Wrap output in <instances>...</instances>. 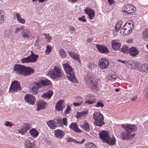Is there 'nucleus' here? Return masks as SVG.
Wrapping results in <instances>:
<instances>
[{"label":"nucleus","mask_w":148,"mask_h":148,"mask_svg":"<svg viewBox=\"0 0 148 148\" xmlns=\"http://www.w3.org/2000/svg\"><path fill=\"white\" fill-rule=\"evenodd\" d=\"M122 127L124 129L125 131L122 132L121 134V138L123 140L127 139L130 137H133L135 134H131L132 132H134L136 130L137 127L135 125H123Z\"/></svg>","instance_id":"f257e3e1"},{"label":"nucleus","mask_w":148,"mask_h":148,"mask_svg":"<svg viewBox=\"0 0 148 148\" xmlns=\"http://www.w3.org/2000/svg\"><path fill=\"white\" fill-rule=\"evenodd\" d=\"M14 71L18 74H21L26 76L31 75L34 71V69L29 67H26L20 64H16L14 68Z\"/></svg>","instance_id":"f03ea898"},{"label":"nucleus","mask_w":148,"mask_h":148,"mask_svg":"<svg viewBox=\"0 0 148 148\" xmlns=\"http://www.w3.org/2000/svg\"><path fill=\"white\" fill-rule=\"evenodd\" d=\"M63 66L69 79L73 82H76L77 81L75 78L74 73L73 71L72 68L68 62L63 64Z\"/></svg>","instance_id":"7ed1b4c3"},{"label":"nucleus","mask_w":148,"mask_h":148,"mask_svg":"<svg viewBox=\"0 0 148 148\" xmlns=\"http://www.w3.org/2000/svg\"><path fill=\"white\" fill-rule=\"evenodd\" d=\"M48 74L54 79H56L62 77L63 75L62 71L57 66H54L53 68L50 70Z\"/></svg>","instance_id":"20e7f679"},{"label":"nucleus","mask_w":148,"mask_h":148,"mask_svg":"<svg viewBox=\"0 0 148 148\" xmlns=\"http://www.w3.org/2000/svg\"><path fill=\"white\" fill-rule=\"evenodd\" d=\"M93 118L95 121V125L99 127L102 126L105 124L103 121V115L99 112H95L93 115Z\"/></svg>","instance_id":"39448f33"},{"label":"nucleus","mask_w":148,"mask_h":148,"mask_svg":"<svg viewBox=\"0 0 148 148\" xmlns=\"http://www.w3.org/2000/svg\"><path fill=\"white\" fill-rule=\"evenodd\" d=\"M133 28V25L130 21H127L120 30L121 34H124L125 35L129 34L132 32V29Z\"/></svg>","instance_id":"423d86ee"},{"label":"nucleus","mask_w":148,"mask_h":148,"mask_svg":"<svg viewBox=\"0 0 148 148\" xmlns=\"http://www.w3.org/2000/svg\"><path fill=\"white\" fill-rule=\"evenodd\" d=\"M31 54L29 56L23 58L21 60L23 63L34 62H35L38 57V56L34 54L32 51L31 52Z\"/></svg>","instance_id":"0eeeda50"},{"label":"nucleus","mask_w":148,"mask_h":148,"mask_svg":"<svg viewBox=\"0 0 148 148\" xmlns=\"http://www.w3.org/2000/svg\"><path fill=\"white\" fill-rule=\"evenodd\" d=\"M123 8L124 9L123 11V14L125 15L132 14L134 13L136 10L135 8L132 5H124Z\"/></svg>","instance_id":"6e6552de"},{"label":"nucleus","mask_w":148,"mask_h":148,"mask_svg":"<svg viewBox=\"0 0 148 148\" xmlns=\"http://www.w3.org/2000/svg\"><path fill=\"white\" fill-rule=\"evenodd\" d=\"M98 65L100 69H105L108 67L109 62L107 59L101 58L99 59V60Z\"/></svg>","instance_id":"1a4fd4ad"},{"label":"nucleus","mask_w":148,"mask_h":148,"mask_svg":"<svg viewBox=\"0 0 148 148\" xmlns=\"http://www.w3.org/2000/svg\"><path fill=\"white\" fill-rule=\"evenodd\" d=\"M9 89L10 91L14 92H18L21 90V87L20 83L17 81H14L12 83Z\"/></svg>","instance_id":"9d476101"},{"label":"nucleus","mask_w":148,"mask_h":148,"mask_svg":"<svg viewBox=\"0 0 148 148\" xmlns=\"http://www.w3.org/2000/svg\"><path fill=\"white\" fill-rule=\"evenodd\" d=\"M37 83L36 84L39 87L41 88L44 86H48L49 88L51 87V82L48 79H44L40 80L39 82H37Z\"/></svg>","instance_id":"9b49d317"},{"label":"nucleus","mask_w":148,"mask_h":148,"mask_svg":"<svg viewBox=\"0 0 148 148\" xmlns=\"http://www.w3.org/2000/svg\"><path fill=\"white\" fill-rule=\"evenodd\" d=\"M25 101L31 105L34 104L36 100L33 95L29 94H26L24 97Z\"/></svg>","instance_id":"f8f14e48"},{"label":"nucleus","mask_w":148,"mask_h":148,"mask_svg":"<svg viewBox=\"0 0 148 148\" xmlns=\"http://www.w3.org/2000/svg\"><path fill=\"white\" fill-rule=\"evenodd\" d=\"M85 14L88 16V18L92 20L95 16V13L94 10L90 8H86L84 10Z\"/></svg>","instance_id":"ddd939ff"},{"label":"nucleus","mask_w":148,"mask_h":148,"mask_svg":"<svg viewBox=\"0 0 148 148\" xmlns=\"http://www.w3.org/2000/svg\"><path fill=\"white\" fill-rule=\"evenodd\" d=\"M109 132L108 131H100L99 133V135L100 139L103 142H105L107 139L108 138Z\"/></svg>","instance_id":"4468645a"},{"label":"nucleus","mask_w":148,"mask_h":148,"mask_svg":"<svg viewBox=\"0 0 148 148\" xmlns=\"http://www.w3.org/2000/svg\"><path fill=\"white\" fill-rule=\"evenodd\" d=\"M25 148H35V145L33 139L29 138L25 141Z\"/></svg>","instance_id":"2eb2a0df"},{"label":"nucleus","mask_w":148,"mask_h":148,"mask_svg":"<svg viewBox=\"0 0 148 148\" xmlns=\"http://www.w3.org/2000/svg\"><path fill=\"white\" fill-rule=\"evenodd\" d=\"M96 47L99 51L102 53L106 54L110 52L108 49L105 46L97 44Z\"/></svg>","instance_id":"dca6fc26"},{"label":"nucleus","mask_w":148,"mask_h":148,"mask_svg":"<svg viewBox=\"0 0 148 148\" xmlns=\"http://www.w3.org/2000/svg\"><path fill=\"white\" fill-rule=\"evenodd\" d=\"M112 49L115 51H117L120 48L121 44L119 40H114L112 42Z\"/></svg>","instance_id":"f3484780"},{"label":"nucleus","mask_w":148,"mask_h":148,"mask_svg":"<svg viewBox=\"0 0 148 148\" xmlns=\"http://www.w3.org/2000/svg\"><path fill=\"white\" fill-rule=\"evenodd\" d=\"M30 128V126L29 124H26L23 127L18 130V131L19 133L22 135H24L26 133L28 130H29Z\"/></svg>","instance_id":"a211bd4d"},{"label":"nucleus","mask_w":148,"mask_h":148,"mask_svg":"<svg viewBox=\"0 0 148 148\" xmlns=\"http://www.w3.org/2000/svg\"><path fill=\"white\" fill-rule=\"evenodd\" d=\"M37 82H34L33 84V86L32 88H30L29 90L31 93L34 95H36L37 93V91L38 88H40L38 86L36 85Z\"/></svg>","instance_id":"6ab92c4d"},{"label":"nucleus","mask_w":148,"mask_h":148,"mask_svg":"<svg viewBox=\"0 0 148 148\" xmlns=\"http://www.w3.org/2000/svg\"><path fill=\"white\" fill-rule=\"evenodd\" d=\"M139 51L138 48L134 47H132L130 49L129 53L132 56H135L137 55Z\"/></svg>","instance_id":"aec40b11"},{"label":"nucleus","mask_w":148,"mask_h":148,"mask_svg":"<svg viewBox=\"0 0 148 148\" xmlns=\"http://www.w3.org/2000/svg\"><path fill=\"white\" fill-rule=\"evenodd\" d=\"M55 136L58 138L61 139L64 136L63 131L59 129H57L54 131Z\"/></svg>","instance_id":"412c9836"},{"label":"nucleus","mask_w":148,"mask_h":148,"mask_svg":"<svg viewBox=\"0 0 148 148\" xmlns=\"http://www.w3.org/2000/svg\"><path fill=\"white\" fill-rule=\"evenodd\" d=\"M69 127L76 132L80 133L82 132L81 130L78 127L77 124L75 123H71Z\"/></svg>","instance_id":"4be33fe9"},{"label":"nucleus","mask_w":148,"mask_h":148,"mask_svg":"<svg viewBox=\"0 0 148 148\" xmlns=\"http://www.w3.org/2000/svg\"><path fill=\"white\" fill-rule=\"evenodd\" d=\"M116 141V139L114 137L112 136L111 137L110 136H108V138L106 140L105 143L110 145H114Z\"/></svg>","instance_id":"5701e85b"},{"label":"nucleus","mask_w":148,"mask_h":148,"mask_svg":"<svg viewBox=\"0 0 148 148\" xmlns=\"http://www.w3.org/2000/svg\"><path fill=\"white\" fill-rule=\"evenodd\" d=\"M46 103L42 100H40L37 104L38 108L37 110L39 111L41 109H44L45 108V105H46Z\"/></svg>","instance_id":"b1692460"},{"label":"nucleus","mask_w":148,"mask_h":148,"mask_svg":"<svg viewBox=\"0 0 148 148\" xmlns=\"http://www.w3.org/2000/svg\"><path fill=\"white\" fill-rule=\"evenodd\" d=\"M55 121L53 120H50L47 122L48 126L51 129H55L57 126L55 124Z\"/></svg>","instance_id":"393cba45"},{"label":"nucleus","mask_w":148,"mask_h":148,"mask_svg":"<svg viewBox=\"0 0 148 148\" xmlns=\"http://www.w3.org/2000/svg\"><path fill=\"white\" fill-rule=\"evenodd\" d=\"M62 101L61 100L59 101L56 105V108L57 110L60 111L62 110L63 106L62 104Z\"/></svg>","instance_id":"a878e982"},{"label":"nucleus","mask_w":148,"mask_h":148,"mask_svg":"<svg viewBox=\"0 0 148 148\" xmlns=\"http://www.w3.org/2000/svg\"><path fill=\"white\" fill-rule=\"evenodd\" d=\"M89 84V86L93 89L97 90L98 89L97 83V82L92 81Z\"/></svg>","instance_id":"bb28decb"},{"label":"nucleus","mask_w":148,"mask_h":148,"mask_svg":"<svg viewBox=\"0 0 148 148\" xmlns=\"http://www.w3.org/2000/svg\"><path fill=\"white\" fill-rule=\"evenodd\" d=\"M80 127L86 131L88 132L90 130L89 125L87 122H83Z\"/></svg>","instance_id":"cd10ccee"},{"label":"nucleus","mask_w":148,"mask_h":148,"mask_svg":"<svg viewBox=\"0 0 148 148\" xmlns=\"http://www.w3.org/2000/svg\"><path fill=\"white\" fill-rule=\"evenodd\" d=\"M31 136L33 137L36 138L38 135V132L34 128H32L29 131Z\"/></svg>","instance_id":"c85d7f7f"},{"label":"nucleus","mask_w":148,"mask_h":148,"mask_svg":"<svg viewBox=\"0 0 148 148\" xmlns=\"http://www.w3.org/2000/svg\"><path fill=\"white\" fill-rule=\"evenodd\" d=\"M22 34L23 37H30V33L29 29H24L22 32Z\"/></svg>","instance_id":"c756f323"},{"label":"nucleus","mask_w":148,"mask_h":148,"mask_svg":"<svg viewBox=\"0 0 148 148\" xmlns=\"http://www.w3.org/2000/svg\"><path fill=\"white\" fill-rule=\"evenodd\" d=\"M122 24V22L121 20H119L116 23L114 28V31H118L120 29Z\"/></svg>","instance_id":"7c9ffc66"},{"label":"nucleus","mask_w":148,"mask_h":148,"mask_svg":"<svg viewBox=\"0 0 148 148\" xmlns=\"http://www.w3.org/2000/svg\"><path fill=\"white\" fill-rule=\"evenodd\" d=\"M130 48L128 46L126 45L123 46L122 47L121 49L119 50V51H122V52L125 53H129Z\"/></svg>","instance_id":"2f4dec72"},{"label":"nucleus","mask_w":148,"mask_h":148,"mask_svg":"<svg viewBox=\"0 0 148 148\" xmlns=\"http://www.w3.org/2000/svg\"><path fill=\"white\" fill-rule=\"evenodd\" d=\"M77 100V101H78V102L77 103L73 102V105L75 106H77L80 105L82 104L83 102V99L81 97H78Z\"/></svg>","instance_id":"473e14b6"},{"label":"nucleus","mask_w":148,"mask_h":148,"mask_svg":"<svg viewBox=\"0 0 148 148\" xmlns=\"http://www.w3.org/2000/svg\"><path fill=\"white\" fill-rule=\"evenodd\" d=\"M147 67H148V64L142 65L140 67L139 70L141 72L146 73Z\"/></svg>","instance_id":"72a5a7b5"},{"label":"nucleus","mask_w":148,"mask_h":148,"mask_svg":"<svg viewBox=\"0 0 148 148\" xmlns=\"http://www.w3.org/2000/svg\"><path fill=\"white\" fill-rule=\"evenodd\" d=\"M118 77V76L113 73H111L109 75L108 77V79L112 81H114Z\"/></svg>","instance_id":"f704fd0d"},{"label":"nucleus","mask_w":148,"mask_h":148,"mask_svg":"<svg viewBox=\"0 0 148 148\" xmlns=\"http://www.w3.org/2000/svg\"><path fill=\"white\" fill-rule=\"evenodd\" d=\"M85 79L86 80V82L88 83H90L91 82H92L93 81V78L92 75L90 74H87L85 76Z\"/></svg>","instance_id":"c9c22d12"},{"label":"nucleus","mask_w":148,"mask_h":148,"mask_svg":"<svg viewBox=\"0 0 148 148\" xmlns=\"http://www.w3.org/2000/svg\"><path fill=\"white\" fill-rule=\"evenodd\" d=\"M85 148H96V146L92 142L88 143L86 145Z\"/></svg>","instance_id":"e433bc0d"},{"label":"nucleus","mask_w":148,"mask_h":148,"mask_svg":"<svg viewBox=\"0 0 148 148\" xmlns=\"http://www.w3.org/2000/svg\"><path fill=\"white\" fill-rule=\"evenodd\" d=\"M33 25L35 27V29L38 31H39L40 28V25L36 21H33L32 22Z\"/></svg>","instance_id":"4c0bfd02"},{"label":"nucleus","mask_w":148,"mask_h":148,"mask_svg":"<svg viewBox=\"0 0 148 148\" xmlns=\"http://www.w3.org/2000/svg\"><path fill=\"white\" fill-rule=\"evenodd\" d=\"M55 124L58 126H61L62 125V120L60 119H55Z\"/></svg>","instance_id":"58836bf2"},{"label":"nucleus","mask_w":148,"mask_h":148,"mask_svg":"<svg viewBox=\"0 0 148 148\" xmlns=\"http://www.w3.org/2000/svg\"><path fill=\"white\" fill-rule=\"evenodd\" d=\"M60 56L62 58L65 57L66 55V53L65 51L62 49H61L59 51Z\"/></svg>","instance_id":"ea45409f"},{"label":"nucleus","mask_w":148,"mask_h":148,"mask_svg":"<svg viewBox=\"0 0 148 148\" xmlns=\"http://www.w3.org/2000/svg\"><path fill=\"white\" fill-rule=\"evenodd\" d=\"M87 113L85 111H82L80 112H77V114L76 116V117L77 119H78L81 116H82L83 115H84L85 114H87Z\"/></svg>","instance_id":"a19ab883"},{"label":"nucleus","mask_w":148,"mask_h":148,"mask_svg":"<svg viewBox=\"0 0 148 148\" xmlns=\"http://www.w3.org/2000/svg\"><path fill=\"white\" fill-rule=\"evenodd\" d=\"M142 37H148V27L146 28L143 31Z\"/></svg>","instance_id":"79ce46f5"},{"label":"nucleus","mask_w":148,"mask_h":148,"mask_svg":"<svg viewBox=\"0 0 148 148\" xmlns=\"http://www.w3.org/2000/svg\"><path fill=\"white\" fill-rule=\"evenodd\" d=\"M11 32L9 30H6L4 34V37H8L10 36Z\"/></svg>","instance_id":"37998d69"},{"label":"nucleus","mask_w":148,"mask_h":148,"mask_svg":"<svg viewBox=\"0 0 148 148\" xmlns=\"http://www.w3.org/2000/svg\"><path fill=\"white\" fill-rule=\"evenodd\" d=\"M95 106L97 108H99L100 107L102 108L104 106V104L101 102L99 101L97 102V103L96 104Z\"/></svg>","instance_id":"c03bdc74"},{"label":"nucleus","mask_w":148,"mask_h":148,"mask_svg":"<svg viewBox=\"0 0 148 148\" xmlns=\"http://www.w3.org/2000/svg\"><path fill=\"white\" fill-rule=\"evenodd\" d=\"M41 42L40 40L38 38H36L35 41V46L38 47L39 46V43Z\"/></svg>","instance_id":"a18cd8bd"},{"label":"nucleus","mask_w":148,"mask_h":148,"mask_svg":"<svg viewBox=\"0 0 148 148\" xmlns=\"http://www.w3.org/2000/svg\"><path fill=\"white\" fill-rule=\"evenodd\" d=\"M72 58L74 59L78 63H80V60L77 54H74Z\"/></svg>","instance_id":"49530a36"},{"label":"nucleus","mask_w":148,"mask_h":148,"mask_svg":"<svg viewBox=\"0 0 148 148\" xmlns=\"http://www.w3.org/2000/svg\"><path fill=\"white\" fill-rule=\"evenodd\" d=\"M25 28L24 26L22 25L20 27H17L15 29L16 32L20 31L21 30H23Z\"/></svg>","instance_id":"de8ad7c7"},{"label":"nucleus","mask_w":148,"mask_h":148,"mask_svg":"<svg viewBox=\"0 0 148 148\" xmlns=\"http://www.w3.org/2000/svg\"><path fill=\"white\" fill-rule=\"evenodd\" d=\"M94 64L93 63L90 62L87 65V68L89 69H91L94 67Z\"/></svg>","instance_id":"09e8293b"},{"label":"nucleus","mask_w":148,"mask_h":148,"mask_svg":"<svg viewBox=\"0 0 148 148\" xmlns=\"http://www.w3.org/2000/svg\"><path fill=\"white\" fill-rule=\"evenodd\" d=\"M49 96V99L53 95V92L52 90H49L47 92H45Z\"/></svg>","instance_id":"8fccbe9b"},{"label":"nucleus","mask_w":148,"mask_h":148,"mask_svg":"<svg viewBox=\"0 0 148 148\" xmlns=\"http://www.w3.org/2000/svg\"><path fill=\"white\" fill-rule=\"evenodd\" d=\"M85 18V16H83L81 17H79L78 18V20L80 21H82L83 22H84L86 21V19Z\"/></svg>","instance_id":"3c124183"},{"label":"nucleus","mask_w":148,"mask_h":148,"mask_svg":"<svg viewBox=\"0 0 148 148\" xmlns=\"http://www.w3.org/2000/svg\"><path fill=\"white\" fill-rule=\"evenodd\" d=\"M51 47L50 45H48L47 46L46 51H47L48 53H50L51 51Z\"/></svg>","instance_id":"603ef678"},{"label":"nucleus","mask_w":148,"mask_h":148,"mask_svg":"<svg viewBox=\"0 0 148 148\" xmlns=\"http://www.w3.org/2000/svg\"><path fill=\"white\" fill-rule=\"evenodd\" d=\"M70 110H71L70 108L69 107L68 105H67V108L65 111L64 112V113L65 114H68L69 113V112H70Z\"/></svg>","instance_id":"864d4df0"},{"label":"nucleus","mask_w":148,"mask_h":148,"mask_svg":"<svg viewBox=\"0 0 148 148\" xmlns=\"http://www.w3.org/2000/svg\"><path fill=\"white\" fill-rule=\"evenodd\" d=\"M6 126H10L11 127L12 126L13 124L12 123L9 121H6L4 124Z\"/></svg>","instance_id":"5fc2aeb1"},{"label":"nucleus","mask_w":148,"mask_h":148,"mask_svg":"<svg viewBox=\"0 0 148 148\" xmlns=\"http://www.w3.org/2000/svg\"><path fill=\"white\" fill-rule=\"evenodd\" d=\"M69 29L70 31L72 32H75V28L71 25H70L69 26Z\"/></svg>","instance_id":"6e6d98bb"},{"label":"nucleus","mask_w":148,"mask_h":148,"mask_svg":"<svg viewBox=\"0 0 148 148\" xmlns=\"http://www.w3.org/2000/svg\"><path fill=\"white\" fill-rule=\"evenodd\" d=\"M75 139L72 138H69L67 139V141L68 142H73L74 143Z\"/></svg>","instance_id":"4d7b16f0"},{"label":"nucleus","mask_w":148,"mask_h":148,"mask_svg":"<svg viewBox=\"0 0 148 148\" xmlns=\"http://www.w3.org/2000/svg\"><path fill=\"white\" fill-rule=\"evenodd\" d=\"M84 140L83 139H82V141H77L76 139H75V141H74V143L78 144H82L84 143Z\"/></svg>","instance_id":"13d9d810"},{"label":"nucleus","mask_w":148,"mask_h":148,"mask_svg":"<svg viewBox=\"0 0 148 148\" xmlns=\"http://www.w3.org/2000/svg\"><path fill=\"white\" fill-rule=\"evenodd\" d=\"M42 97L44 99H46L47 98H49V96L46 93H44L42 95Z\"/></svg>","instance_id":"bf43d9fd"},{"label":"nucleus","mask_w":148,"mask_h":148,"mask_svg":"<svg viewBox=\"0 0 148 148\" xmlns=\"http://www.w3.org/2000/svg\"><path fill=\"white\" fill-rule=\"evenodd\" d=\"M62 122L63 124L65 125H67V123L66 122V119L65 118H63L62 119Z\"/></svg>","instance_id":"052dcab7"},{"label":"nucleus","mask_w":148,"mask_h":148,"mask_svg":"<svg viewBox=\"0 0 148 148\" xmlns=\"http://www.w3.org/2000/svg\"><path fill=\"white\" fill-rule=\"evenodd\" d=\"M4 14V11L2 10H0V17H3V15Z\"/></svg>","instance_id":"680f3d73"},{"label":"nucleus","mask_w":148,"mask_h":148,"mask_svg":"<svg viewBox=\"0 0 148 148\" xmlns=\"http://www.w3.org/2000/svg\"><path fill=\"white\" fill-rule=\"evenodd\" d=\"M131 66L133 68H136L138 67V65L136 63H135V62L134 61V63H133Z\"/></svg>","instance_id":"e2e57ef3"},{"label":"nucleus","mask_w":148,"mask_h":148,"mask_svg":"<svg viewBox=\"0 0 148 148\" xmlns=\"http://www.w3.org/2000/svg\"><path fill=\"white\" fill-rule=\"evenodd\" d=\"M16 17L17 19V20L18 21H19L20 19L21 18V17L20 15V14L18 13H17L16 14Z\"/></svg>","instance_id":"0e129e2a"},{"label":"nucleus","mask_w":148,"mask_h":148,"mask_svg":"<svg viewBox=\"0 0 148 148\" xmlns=\"http://www.w3.org/2000/svg\"><path fill=\"white\" fill-rule=\"evenodd\" d=\"M85 103L88 105H90L92 104L93 103V102L92 101H85Z\"/></svg>","instance_id":"69168bd1"},{"label":"nucleus","mask_w":148,"mask_h":148,"mask_svg":"<svg viewBox=\"0 0 148 148\" xmlns=\"http://www.w3.org/2000/svg\"><path fill=\"white\" fill-rule=\"evenodd\" d=\"M52 38H45V40L47 42H50V40L52 39Z\"/></svg>","instance_id":"338daca9"},{"label":"nucleus","mask_w":148,"mask_h":148,"mask_svg":"<svg viewBox=\"0 0 148 148\" xmlns=\"http://www.w3.org/2000/svg\"><path fill=\"white\" fill-rule=\"evenodd\" d=\"M18 21L19 22V23L22 24H24L25 23V20L21 18L19 21Z\"/></svg>","instance_id":"774afa93"}]
</instances>
